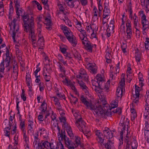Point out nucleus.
<instances>
[{
  "label": "nucleus",
  "instance_id": "4d7b16f0",
  "mask_svg": "<svg viewBox=\"0 0 149 149\" xmlns=\"http://www.w3.org/2000/svg\"><path fill=\"white\" fill-rule=\"evenodd\" d=\"M38 43L39 44L40 46H42L44 45V41L43 37L40 38L38 41Z\"/></svg>",
  "mask_w": 149,
  "mask_h": 149
},
{
  "label": "nucleus",
  "instance_id": "4468645a",
  "mask_svg": "<svg viewBox=\"0 0 149 149\" xmlns=\"http://www.w3.org/2000/svg\"><path fill=\"white\" fill-rule=\"evenodd\" d=\"M87 66L88 69L91 73L93 74H95L97 73V68L95 66V64H92L89 63L87 65Z\"/></svg>",
  "mask_w": 149,
  "mask_h": 149
},
{
  "label": "nucleus",
  "instance_id": "39448f33",
  "mask_svg": "<svg viewBox=\"0 0 149 149\" xmlns=\"http://www.w3.org/2000/svg\"><path fill=\"white\" fill-rule=\"evenodd\" d=\"M80 99L81 102L86 107L87 109H90L93 112L94 111V109L97 107V105H93L91 103L88 102L83 95L81 96Z\"/></svg>",
  "mask_w": 149,
  "mask_h": 149
},
{
  "label": "nucleus",
  "instance_id": "423d86ee",
  "mask_svg": "<svg viewBox=\"0 0 149 149\" xmlns=\"http://www.w3.org/2000/svg\"><path fill=\"white\" fill-rule=\"evenodd\" d=\"M105 92L104 91H102L101 92H100V93L98 94V95L99 97L100 101V103L98 102L97 103L95 104V105H97V107H101L105 105L106 104H108L107 103V101L105 100V96L104 95L103 92Z\"/></svg>",
  "mask_w": 149,
  "mask_h": 149
},
{
  "label": "nucleus",
  "instance_id": "393cba45",
  "mask_svg": "<svg viewBox=\"0 0 149 149\" xmlns=\"http://www.w3.org/2000/svg\"><path fill=\"white\" fill-rule=\"evenodd\" d=\"M65 134V131L64 130H61V133L60 132H58V140L60 142L61 141L64 140V136ZM61 142H60V143Z\"/></svg>",
  "mask_w": 149,
  "mask_h": 149
},
{
  "label": "nucleus",
  "instance_id": "58836bf2",
  "mask_svg": "<svg viewBox=\"0 0 149 149\" xmlns=\"http://www.w3.org/2000/svg\"><path fill=\"white\" fill-rule=\"evenodd\" d=\"M82 132L84 134V136H86L87 139H89L90 138L91 134L89 129Z\"/></svg>",
  "mask_w": 149,
  "mask_h": 149
},
{
  "label": "nucleus",
  "instance_id": "0e129e2a",
  "mask_svg": "<svg viewBox=\"0 0 149 149\" xmlns=\"http://www.w3.org/2000/svg\"><path fill=\"white\" fill-rule=\"evenodd\" d=\"M81 33L80 34L81 35L82 37L87 36V35L86 33V32L85 30L82 29H78Z\"/></svg>",
  "mask_w": 149,
  "mask_h": 149
},
{
  "label": "nucleus",
  "instance_id": "c756f323",
  "mask_svg": "<svg viewBox=\"0 0 149 149\" xmlns=\"http://www.w3.org/2000/svg\"><path fill=\"white\" fill-rule=\"evenodd\" d=\"M52 72V70L51 68H49V69L46 67H44L43 70V74L44 76H47V75H49L50 73Z\"/></svg>",
  "mask_w": 149,
  "mask_h": 149
},
{
  "label": "nucleus",
  "instance_id": "a19ab883",
  "mask_svg": "<svg viewBox=\"0 0 149 149\" xmlns=\"http://www.w3.org/2000/svg\"><path fill=\"white\" fill-rule=\"evenodd\" d=\"M14 3L15 5V9H16V13L18 15L19 10V0H14Z\"/></svg>",
  "mask_w": 149,
  "mask_h": 149
},
{
  "label": "nucleus",
  "instance_id": "2f4dec72",
  "mask_svg": "<svg viewBox=\"0 0 149 149\" xmlns=\"http://www.w3.org/2000/svg\"><path fill=\"white\" fill-rule=\"evenodd\" d=\"M79 36L83 44L84 45L86 44V43H88V42H90L88 41L87 36L82 37V35L81 34H79Z\"/></svg>",
  "mask_w": 149,
  "mask_h": 149
},
{
  "label": "nucleus",
  "instance_id": "8fccbe9b",
  "mask_svg": "<svg viewBox=\"0 0 149 149\" xmlns=\"http://www.w3.org/2000/svg\"><path fill=\"white\" fill-rule=\"evenodd\" d=\"M145 46L146 49L149 50V38L148 37L146 38Z\"/></svg>",
  "mask_w": 149,
  "mask_h": 149
},
{
  "label": "nucleus",
  "instance_id": "338daca9",
  "mask_svg": "<svg viewBox=\"0 0 149 149\" xmlns=\"http://www.w3.org/2000/svg\"><path fill=\"white\" fill-rule=\"evenodd\" d=\"M64 136V140L65 141V144H68L71 141V140H70L69 139L68 137L65 134Z\"/></svg>",
  "mask_w": 149,
  "mask_h": 149
},
{
  "label": "nucleus",
  "instance_id": "a18cd8bd",
  "mask_svg": "<svg viewBox=\"0 0 149 149\" xmlns=\"http://www.w3.org/2000/svg\"><path fill=\"white\" fill-rule=\"evenodd\" d=\"M21 97L24 101L26 99V97L25 93V91L24 89H22V93L21 94Z\"/></svg>",
  "mask_w": 149,
  "mask_h": 149
},
{
  "label": "nucleus",
  "instance_id": "864d4df0",
  "mask_svg": "<svg viewBox=\"0 0 149 149\" xmlns=\"http://www.w3.org/2000/svg\"><path fill=\"white\" fill-rule=\"evenodd\" d=\"M97 13H98V10L97 8L94 6L93 7V18L95 17L96 18L98 19V18H97Z\"/></svg>",
  "mask_w": 149,
  "mask_h": 149
},
{
  "label": "nucleus",
  "instance_id": "a878e982",
  "mask_svg": "<svg viewBox=\"0 0 149 149\" xmlns=\"http://www.w3.org/2000/svg\"><path fill=\"white\" fill-rule=\"evenodd\" d=\"M121 125L122 126V128H121V131L120 132V138L121 139H123V133L125 131V125H127V124H126V123L125 122H123V123H121Z\"/></svg>",
  "mask_w": 149,
  "mask_h": 149
},
{
  "label": "nucleus",
  "instance_id": "412c9836",
  "mask_svg": "<svg viewBox=\"0 0 149 149\" xmlns=\"http://www.w3.org/2000/svg\"><path fill=\"white\" fill-rule=\"evenodd\" d=\"M103 133L105 136H108L109 138L113 137V133L109 130L107 127H105V130H103Z\"/></svg>",
  "mask_w": 149,
  "mask_h": 149
},
{
  "label": "nucleus",
  "instance_id": "9b49d317",
  "mask_svg": "<svg viewBox=\"0 0 149 149\" xmlns=\"http://www.w3.org/2000/svg\"><path fill=\"white\" fill-rule=\"evenodd\" d=\"M10 49V47L9 46L6 47V57L5 60L4 61H3L2 62L3 63V64L4 65H5V67H6L9 66L10 64V57L9 56V49Z\"/></svg>",
  "mask_w": 149,
  "mask_h": 149
},
{
  "label": "nucleus",
  "instance_id": "69168bd1",
  "mask_svg": "<svg viewBox=\"0 0 149 149\" xmlns=\"http://www.w3.org/2000/svg\"><path fill=\"white\" fill-rule=\"evenodd\" d=\"M55 104L57 106V109L58 111H62V112L63 111V110L62 109L61 105L59 102L55 103Z\"/></svg>",
  "mask_w": 149,
  "mask_h": 149
},
{
  "label": "nucleus",
  "instance_id": "1a4fd4ad",
  "mask_svg": "<svg viewBox=\"0 0 149 149\" xmlns=\"http://www.w3.org/2000/svg\"><path fill=\"white\" fill-rule=\"evenodd\" d=\"M33 135L34 138V141L33 142V146L34 148L35 149H38V147H40V146H42V143H43L45 141H46L42 140L40 142H39L37 144L38 140V132H37L33 134Z\"/></svg>",
  "mask_w": 149,
  "mask_h": 149
},
{
  "label": "nucleus",
  "instance_id": "5fc2aeb1",
  "mask_svg": "<svg viewBox=\"0 0 149 149\" xmlns=\"http://www.w3.org/2000/svg\"><path fill=\"white\" fill-rule=\"evenodd\" d=\"M52 129L53 131L57 130H58V132H60V128L59 127L58 124H53V125L52 126Z\"/></svg>",
  "mask_w": 149,
  "mask_h": 149
},
{
  "label": "nucleus",
  "instance_id": "e433bc0d",
  "mask_svg": "<svg viewBox=\"0 0 149 149\" xmlns=\"http://www.w3.org/2000/svg\"><path fill=\"white\" fill-rule=\"evenodd\" d=\"M4 129V132L5 135L8 137L10 136V132L11 131V127L3 128Z\"/></svg>",
  "mask_w": 149,
  "mask_h": 149
},
{
  "label": "nucleus",
  "instance_id": "4c0bfd02",
  "mask_svg": "<svg viewBox=\"0 0 149 149\" xmlns=\"http://www.w3.org/2000/svg\"><path fill=\"white\" fill-rule=\"evenodd\" d=\"M47 104L44 101L42 103L41 105V108L42 109L41 111L42 112H44L47 110Z\"/></svg>",
  "mask_w": 149,
  "mask_h": 149
},
{
  "label": "nucleus",
  "instance_id": "de8ad7c7",
  "mask_svg": "<svg viewBox=\"0 0 149 149\" xmlns=\"http://www.w3.org/2000/svg\"><path fill=\"white\" fill-rule=\"evenodd\" d=\"M145 127L144 128V133H148L149 134V125L147 121H146Z\"/></svg>",
  "mask_w": 149,
  "mask_h": 149
},
{
  "label": "nucleus",
  "instance_id": "680f3d73",
  "mask_svg": "<svg viewBox=\"0 0 149 149\" xmlns=\"http://www.w3.org/2000/svg\"><path fill=\"white\" fill-rule=\"evenodd\" d=\"M74 55L75 58L80 60L81 59V57L80 54L77 52H76L74 53Z\"/></svg>",
  "mask_w": 149,
  "mask_h": 149
},
{
  "label": "nucleus",
  "instance_id": "6e6d98bb",
  "mask_svg": "<svg viewBox=\"0 0 149 149\" xmlns=\"http://www.w3.org/2000/svg\"><path fill=\"white\" fill-rule=\"evenodd\" d=\"M134 97L135 98V99H134L132 101V104H136V105H137L139 102V96H135L134 95Z\"/></svg>",
  "mask_w": 149,
  "mask_h": 149
},
{
  "label": "nucleus",
  "instance_id": "2eb2a0df",
  "mask_svg": "<svg viewBox=\"0 0 149 149\" xmlns=\"http://www.w3.org/2000/svg\"><path fill=\"white\" fill-rule=\"evenodd\" d=\"M95 87L96 88H95V90L96 92L98 94L100 92H102V91H104L107 92L109 91H110L109 87L107 85H105L104 86L102 85V88H100L98 85L97 87L96 86H95Z\"/></svg>",
  "mask_w": 149,
  "mask_h": 149
},
{
  "label": "nucleus",
  "instance_id": "cd10ccee",
  "mask_svg": "<svg viewBox=\"0 0 149 149\" xmlns=\"http://www.w3.org/2000/svg\"><path fill=\"white\" fill-rule=\"evenodd\" d=\"M12 123L7 120H4L2 124V126L3 128L11 127Z\"/></svg>",
  "mask_w": 149,
  "mask_h": 149
},
{
  "label": "nucleus",
  "instance_id": "72a5a7b5",
  "mask_svg": "<svg viewBox=\"0 0 149 149\" xmlns=\"http://www.w3.org/2000/svg\"><path fill=\"white\" fill-rule=\"evenodd\" d=\"M131 120L132 121L134 120L135 118L137 117V114L134 109H131Z\"/></svg>",
  "mask_w": 149,
  "mask_h": 149
},
{
  "label": "nucleus",
  "instance_id": "20e7f679",
  "mask_svg": "<svg viewBox=\"0 0 149 149\" xmlns=\"http://www.w3.org/2000/svg\"><path fill=\"white\" fill-rule=\"evenodd\" d=\"M19 121L20 122V128L22 131L23 139L26 143L28 141V137L26 135L25 120L22 119L21 115L19 114Z\"/></svg>",
  "mask_w": 149,
  "mask_h": 149
},
{
  "label": "nucleus",
  "instance_id": "c85d7f7f",
  "mask_svg": "<svg viewBox=\"0 0 149 149\" xmlns=\"http://www.w3.org/2000/svg\"><path fill=\"white\" fill-rule=\"evenodd\" d=\"M125 74H122L121 77V80L119 83L120 86H119L121 87L122 88H124L125 85Z\"/></svg>",
  "mask_w": 149,
  "mask_h": 149
},
{
  "label": "nucleus",
  "instance_id": "f03ea898",
  "mask_svg": "<svg viewBox=\"0 0 149 149\" xmlns=\"http://www.w3.org/2000/svg\"><path fill=\"white\" fill-rule=\"evenodd\" d=\"M109 104H106L102 107H97L94 109L93 113L94 115L106 118L112 115V110L109 109Z\"/></svg>",
  "mask_w": 149,
  "mask_h": 149
},
{
  "label": "nucleus",
  "instance_id": "bb28decb",
  "mask_svg": "<svg viewBox=\"0 0 149 149\" xmlns=\"http://www.w3.org/2000/svg\"><path fill=\"white\" fill-rule=\"evenodd\" d=\"M19 33L17 30L13 32L12 34V38L13 42H17V40L19 38Z\"/></svg>",
  "mask_w": 149,
  "mask_h": 149
},
{
  "label": "nucleus",
  "instance_id": "37998d69",
  "mask_svg": "<svg viewBox=\"0 0 149 149\" xmlns=\"http://www.w3.org/2000/svg\"><path fill=\"white\" fill-rule=\"evenodd\" d=\"M132 19L134 20V26L136 29L137 31L138 30V29L136 28V27L137 26L138 24H139L138 21V18H136V17L132 18Z\"/></svg>",
  "mask_w": 149,
  "mask_h": 149
},
{
  "label": "nucleus",
  "instance_id": "49530a36",
  "mask_svg": "<svg viewBox=\"0 0 149 149\" xmlns=\"http://www.w3.org/2000/svg\"><path fill=\"white\" fill-rule=\"evenodd\" d=\"M108 3L105 2L104 3V8L103 10V12L110 13L109 9L108 7Z\"/></svg>",
  "mask_w": 149,
  "mask_h": 149
},
{
  "label": "nucleus",
  "instance_id": "aec40b11",
  "mask_svg": "<svg viewBox=\"0 0 149 149\" xmlns=\"http://www.w3.org/2000/svg\"><path fill=\"white\" fill-rule=\"evenodd\" d=\"M13 75L14 79L16 80L18 78V73L17 70L18 69V65L17 64H15L13 65Z\"/></svg>",
  "mask_w": 149,
  "mask_h": 149
},
{
  "label": "nucleus",
  "instance_id": "f8f14e48",
  "mask_svg": "<svg viewBox=\"0 0 149 149\" xmlns=\"http://www.w3.org/2000/svg\"><path fill=\"white\" fill-rule=\"evenodd\" d=\"M97 82L99 86L101 88H102V85H106L104 82V80L103 76L100 74H98L96 77Z\"/></svg>",
  "mask_w": 149,
  "mask_h": 149
},
{
  "label": "nucleus",
  "instance_id": "bf43d9fd",
  "mask_svg": "<svg viewBox=\"0 0 149 149\" xmlns=\"http://www.w3.org/2000/svg\"><path fill=\"white\" fill-rule=\"evenodd\" d=\"M78 83L82 90L87 87L86 85L82 81H78Z\"/></svg>",
  "mask_w": 149,
  "mask_h": 149
},
{
  "label": "nucleus",
  "instance_id": "ddd939ff",
  "mask_svg": "<svg viewBox=\"0 0 149 149\" xmlns=\"http://www.w3.org/2000/svg\"><path fill=\"white\" fill-rule=\"evenodd\" d=\"M95 135L96 136V139L98 142L101 145L103 143L104 141V139L102 137L103 135L102 133L100 132L99 130H97L95 132Z\"/></svg>",
  "mask_w": 149,
  "mask_h": 149
},
{
  "label": "nucleus",
  "instance_id": "e2e57ef3",
  "mask_svg": "<svg viewBox=\"0 0 149 149\" xmlns=\"http://www.w3.org/2000/svg\"><path fill=\"white\" fill-rule=\"evenodd\" d=\"M59 91L58 88H57V89H56V91L55 92L56 93V95L57 96L60 98H63L64 99H65V97L64 95L63 94V95H61V97L60 96V95H61V94H60L58 92Z\"/></svg>",
  "mask_w": 149,
  "mask_h": 149
},
{
  "label": "nucleus",
  "instance_id": "a211bd4d",
  "mask_svg": "<svg viewBox=\"0 0 149 149\" xmlns=\"http://www.w3.org/2000/svg\"><path fill=\"white\" fill-rule=\"evenodd\" d=\"M106 149H114L113 143L110 140H108L104 144Z\"/></svg>",
  "mask_w": 149,
  "mask_h": 149
},
{
  "label": "nucleus",
  "instance_id": "7c9ffc66",
  "mask_svg": "<svg viewBox=\"0 0 149 149\" xmlns=\"http://www.w3.org/2000/svg\"><path fill=\"white\" fill-rule=\"evenodd\" d=\"M118 106V103L117 101L115 100L113 101L110 104V105H109V109L113 110L115 108H116Z\"/></svg>",
  "mask_w": 149,
  "mask_h": 149
},
{
  "label": "nucleus",
  "instance_id": "6ab92c4d",
  "mask_svg": "<svg viewBox=\"0 0 149 149\" xmlns=\"http://www.w3.org/2000/svg\"><path fill=\"white\" fill-rule=\"evenodd\" d=\"M64 127L65 128L67 132L68 135L69 136L71 139H73L74 137V135L72 132V131L71 127L67 125L66 126H65Z\"/></svg>",
  "mask_w": 149,
  "mask_h": 149
},
{
  "label": "nucleus",
  "instance_id": "f704fd0d",
  "mask_svg": "<svg viewBox=\"0 0 149 149\" xmlns=\"http://www.w3.org/2000/svg\"><path fill=\"white\" fill-rule=\"evenodd\" d=\"M13 45H15V50L16 52V55L17 56V57L19 56V45H18V42H13Z\"/></svg>",
  "mask_w": 149,
  "mask_h": 149
},
{
  "label": "nucleus",
  "instance_id": "603ef678",
  "mask_svg": "<svg viewBox=\"0 0 149 149\" xmlns=\"http://www.w3.org/2000/svg\"><path fill=\"white\" fill-rule=\"evenodd\" d=\"M28 122V127L29 129L28 131H31L32 130H33L32 126L33 125V122L32 121L30 120H29Z\"/></svg>",
  "mask_w": 149,
  "mask_h": 149
},
{
  "label": "nucleus",
  "instance_id": "4be33fe9",
  "mask_svg": "<svg viewBox=\"0 0 149 149\" xmlns=\"http://www.w3.org/2000/svg\"><path fill=\"white\" fill-rule=\"evenodd\" d=\"M124 88H122L121 87L118 86L117 88L116 92V95L117 98H120L123 94V90Z\"/></svg>",
  "mask_w": 149,
  "mask_h": 149
},
{
  "label": "nucleus",
  "instance_id": "09e8293b",
  "mask_svg": "<svg viewBox=\"0 0 149 149\" xmlns=\"http://www.w3.org/2000/svg\"><path fill=\"white\" fill-rule=\"evenodd\" d=\"M127 36L128 39H130L132 35V29H126Z\"/></svg>",
  "mask_w": 149,
  "mask_h": 149
},
{
  "label": "nucleus",
  "instance_id": "0eeeda50",
  "mask_svg": "<svg viewBox=\"0 0 149 149\" xmlns=\"http://www.w3.org/2000/svg\"><path fill=\"white\" fill-rule=\"evenodd\" d=\"M42 146H41V148L38 147V149H44L45 148H50L51 149H58L59 146L56 144L50 143L47 141H46L42 143Z\"/></svg>",
  "mask_w": 149,
  "mask_h": 149
},
{
  "label": "nucleus",
  "instance_id": "3c124183",
  "mask_svg": "<svg viewBox=\"0 0 149 149\" xmlns=\"http://www.w3.org/2000/svg\"><path fill=\"white\" fill-rule=\"evenodd\" d=\"M69 149H74L75 148L74 146V143L71 141L68 144H66Z\"/></svg>",
  "mask_w": 149,
  "mask_h": 149
},
{
  "label": "nucleus",
  "instance_id": "13d9d810",
  "mask_svg": "<svg viewBox=\"0 0 149 149\" xmlns=\"http://www.w3.org/2000/svg\"><path fill=\"white\" fill-rule=\"evenodd\" d=\"M131 140V138L129 137L128 136V133L127 132V135L125 138V142L127 144H129L130 143V140Z\"/></svg>",
  "mask_w": 149,
  "mask_h": 149
},
{
  "label": "nucleus",
  "instance_id": "5701e85b",
  "mask_svg": "<svg viewBox=\"0 0 149 149\" xmlns=\"http://www.w3.org/2000/svg\"><path fill=\"white\" fill-rule=\"evenodd\" d=\"M59 10H57L56 11V14L57 15H59L60 14H64L65 11V8L63 7L62 5H58V6Z\"/></svg>",
  "mask_w": 149,
  "mask_h": 149
},
{
  "label": "nucleus",
  "instance_id": "6e6552de",
  "mask_svg": "<svg viewBox=\"0 0 149 149\" xmlns=\"http://www.w3.org/2000/svg\"><path fill=\"white\" fill-rule=\"evenodd\" d=\"M76 124L79 130L82 132L88 129L86 126V123L82 119L78 120L76 123Z\"/></svg>",
  "mask_w": 149,
  "mask_h": 149
},
{
  "label": "nucleus",
  "instance_id": "f3484780",
  "mask_svg": "<svg viewBox=\"0 0 149 149\" xmlns=\"http://www.w3.org/2000/svg\"><path fill=\"white\" fill-rule=\"evenodd\" d=\"M18 135H15L14 138V146L13 148L12 146L11 145H9L8 147V149H16L17 148V146L18 145Z\"/></svg>",
  "mask_w": 149,
  "mask_h": 149
},
{
  "label": "nucleus",
  "instance_id": "f257e3e1",
  "mask_svg": "<svg viewBox=\"0 0 149 149\" xmlns=\"http://www.w3.org/2000/svg\"><path fill=\"white\" fill-rule=\"evenodd\" d=\"M33 13H31L30 14L26 13L24 12L23 15H22V19L24 22L23 26L24 27V31L30 33L29 36L32 38V41L35 40L34 38V20L32 16Z\"/></svg>",
  "mask_w": 149,
  "mask_h": 149
},
{
  "label": "nucleus",
  "instance_id": "ea45409f",
  "mask_svg": "<svg viewBox=\"0 0 149 149\" xmlns=\"http://www.w3.org/2000/svg\"><path fill=\"white\" fill-rule=\"evenodd\" d=\"M58 63L59 64L58 66L60 70L61 71V72H63L64 74H65V68L63 67V64L60 63L59 62H58Z\"/></svg>",
  "mask_w": 149,
  "mask_h": 149
},
{
  "label": "nucleus",
  "instance_id": "c9c22d12",
  "mask_svg": "<svg viewBox=\"0 0 149 149\" xmlns=\"http://www.w3.org/2000/svg\"><path fill=\"white\" fill-rule=\"evenodd\" d=\"M80 138L79 137H76V139L75 140L74 143V146L75 148H76L80 144Z\"/></svg>",
  "mask_w": 149,
  "mask_h": 149
},
{
  "label": "nucleus",
  "instance_id": "9d476101",
  "mask_svg": "<svg viewBox=\"0 0 149 149\" xmlns=\"http://www.w3.org/2000/svg\"><path fill=\"white\" fill-rule=\"evenodd\" d=\"M77 77L79 79H82L84 81H87L88 80V76L86 70L84 69H81L79 74L77 75Z\"/></svg>",
  "mask_w": 149,
  "mask_h": 149
},
{
  "label": "nucleus",
  "instance_id": "c03bdc74",
  "mask_svg": "<svg viewBox=\"0 0 149 149\" xmlns=\"http://www.w3.org/2000/svg\"><path fill=\"white\" fill-rule=\"evenodd\" d=\"M135 94L134 95L135 96H139L140 95V88L136 84L135 85Z\"/></svg>",
  "mask_w": 149,
  "mask_h": 149
},
{
  "label": "nucleus",
  "instance_id": "473e14b6",
  "mask_svg": "<svg viewBox=\"0 0 149 149\" xmlns=\"http://www.w3.org/2000/svg\"><path fill=\"white\" fill-rule=\"evenodd\" d=\"M131 146L132 149H137L138 146L137 141L135 139L133 138L132 141L131 142Z\"/></svg>",
  "mask_w": 149,
  "mask_h": 149
},
{
  "label": "nucleus",
  "instance_id": "7ed1b4c3",
  "mask_svg": "<svg viewBox=\"0 0 149 149\" xmlns=\"http://www.w3.org/2000/svg\"><path fill=\"white\" fill-rule=\"evenodd\" d=\"M61 29L63 31L67 39L70 42L72 45L75 47L77 44V40L76 37L73 35L70 29L64 25L61 24L60 26Z\"/></svg>",
  "mask_w": 149,
  "mask_h": 149
},
{
  "label": "nucleus",
  "instance_id": "dca6fc26",
  "mask_svg": "<svg viewBox=\"0 0 149 149\" xmlns=\"http://www.w3.org/2000/svg\"><path fill=\"white\" fill-rule=\"evenodd\" d=\"M84 46L85 47L86 49L90 52H92L93 48L94 47L95 48L96 47V45L93 44L90 42H88V43H86V44Z\"/></svg>",
  "mask_w": 149,
  "mask_h": 149
},
{
  "label": "nucleus",
  "instance_id": "b1692460",
  "mask_svg": "<svg viewBox=\"0 0 149 149\" xmlns=\"http://www.w3.org/2000/svg\"><path fill=\"white\" fill-rule=\"evenodd\" d=\"M39 130L40 131V134L44 138H46L48 137V133L47 132L46 129L45 128H39Z\"/></svg>",
  "mask_w": 149,
  "mask_h": 149
},
{
  "label": "nucleus",
  "instance_id": "774afa93",
  "mask_svg": "<svg viewBox=\"0 0 149 149\" xmlns=\"http://www.w3.org/2000/svg\"><path fill=\"white\" fill-rule=\"evenodd\" d=\"M112 112L113 113H117L118 114H120L121 112V109H120L119 108H117L115 110H112Z\"/></svg>",
  "mask_w": 149,
  "mask_h": 149
},
{
  "label": "nucleus",
  "instance_id": "052dcab7",
  "mask_svg": "<svg viewBox=\"0 0 149 149\" xmlns=\"http://www.w3.org/2000/svg\"><path fill=\"white\" fill-rule=\"evenodd\" d=\"M74 116L75 118L76 119V122L78 120L80 119H82L81 116L79 113H77L76 112H74Z\"/></svg>",
  "mask_w": 149,
  "mask_h": 149
},
{
  "label": "nucleus",
  "instance_id": "79ce46f5",
  "mask_svg": "<svg viewBox=\"0 0 149 149\" xmlns=\"http://www.w3.org/2000/svg\"><path fill=\"white\" fill-rule=\"evenodd\" d=\"M32 3L34 5H37L38 8V9L39 10H42V7L40 4L36 1H32Z\"/></svg>",
  "mask_w": 149,
  "mask_h": 149
}]
</instances>
